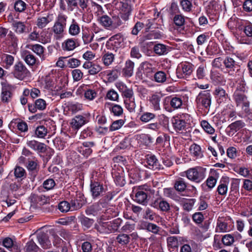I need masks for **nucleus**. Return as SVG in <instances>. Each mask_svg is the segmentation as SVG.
Listing matches in <instances>:
<instances>
[{"mask_svg": "<svg viewBox=\"0 0 252 252\" xmlns=\"http://www.w3.org/2000/svg\"><path fill=\"white\" fill-rule=\"evenodd\" d=\"M133 192H135L133 200L135 202L143 205L147 203L148 196L155 194V190L147 184L138 186Z\"/></svg>", "mask_w": 252, "mask_h": 252, "instance_id": "nucleus-1", "label": "nucleus"}, {"mask_svg": "<svg viewBox=\"0 0 252 252\" xmlns=\"http://www.w3.org/2000/svg\"><path fill=\"white\" fill-rule=\"evenodd\" d=\"M122 223V220L117 218L112 221L100 220L96 225V228L101 233L109 234L117 231Z\"/></svg>", "mask_w": 252, "mask_h": 252, "instance_id": "nucleus-2", "label": "nucleus"}, {"mask_svg": "<svg viewBox=\"0 0 252 252\" xmlns=\"http://www.w3.org/2000/svg\"><path fill=\"white\" fill-rule=\"evenodd\" d=\"M195 101L198 108L208 112L212 103V96L210 91L200 92L197 95Z\"/></svg>", "mask_w": 252, "mask_h": 252, "instance_id": "nucleus-3", "label": "nucleus"}, {"mask_svg": "<svg viewBox=\"0 0 252 252\" xmlns=\"http://www.w3.org/2000/svg\"><path fill=\"white\" fill-rule=\"evenodd\" d=\"M67 17L63 14H60L58 15L57 21L52 28L54 36L57 39H60L63 35L64 31L66 25Z\"/></svg>", "mask_w": 252, "mask_h": 252, "instance_id": "nucleus-4", "label": "nucleus"}, {"mask_svg": "<svg viewBox=\"0 0 252 252\" xmlns=\"http://www.w3.org/2000/svg\"><path fill=\"white\" fill-rule=\"evenodd\" d=\"M223 65L229 76H241L240 66L232 58L226 57L224 59Z\"/></svg>", "mask_w": 252, "mask_h": 252, "instance_id": "nucleus-5", "label": "nucleus"}, {"mask_svg": "<svg viewBox=\"0 0 252 252\" xmlns=\"http://www.w3.org/2000/svg\"><path fill=\"white\" fill-rule=\"evenodd\" d=\"M184 173L189 180L196 183H200L205 177V171L199 166L190 168Z\"/></svg>", "mask_w": 252, "mask_h": 252, "instance_id": "nucleus-6", "label": "nucleus"}, {"mask_svg": "<svg viewBox=\"0 0 252 252\" xmlns=\"http://www.w3.org/2000/svg\"><path fill=\"white\" fill-rule=\"evenodd\" d=\"M12 73L15 78L19 80H23L30 75V71L21 62L16 63Z\"/></svg>", "mask_w": 252, "mask_h": 252, "instance_id": "nucleus-7", "label": "nucleus"}, {"mask_svg": "<svg viewBox=\"0 0 252 252\" xmlns=\"http://www.w3.org/2000/svg\"><path fill=\"white\" fill-rule=\"evenodd\" d=\"M14 86L7 82L1 83V91L0 100L4 103H8L12 100L13 97L12 91Z\"/></svg>", "mask_w": 252, "mask_h": 252, "instance_id": "nucleus-8", "label": "nucleus"}, {"mask_svg": "<svg viewBox=\"0 0 252 252\" xmlns=\"http://www.w3.org/2000/svg\"><path fill=\"white\" fill-rule=\"evenodd\" d=\"M90 115L89 113H84L81 115H77L72 119L70 125L72 128L75 130H78L89 122Z\"/></svg>", "mask_w": 252, "mask_h": 252, "instance_id": "nucleus-9", "label": "nucleus"}, {"mask_svg": "<svg viewBox=\"0 0 252 252\" xmlns=\"http://www.w3.org/2000/svg\"><path fill=\"white\" fill-rule=\"evenodd\" d=\"M53 20L54 16L53 14L50 13H40L36 17L35 25L38 28L43 29Z\"/></svg>", "mask_w": 252, "mask_h": 252, "instance_id": "nucleus-10", "label": "nucleus"}, {"mask_svg": "<svg viewBox=\"0 0 252 252\" xmlns=\"http://www.w3.org/2000/svg\"><path fill=\"white\" fill-rule=\"evenodd\" d=\"M119 7L121 18L125 22L127 21L132 10L130 1H122L119 4Z\"/></svg>", "mask_w": 252, "mask_h": 252, "instance_id": "nucleus-11", "label": "nucleus"}, {"mask_svg": "<svg viewBox=\"0 0 252 252\" xmlns=\"http://www.w3.org/2000/svg\"><path fill=\"white\" fill-rule=\"evenodd\" d=\"M94 146L95 143L94 142H85L77 147V151L84 157L88 158L92 153L91 148Z\"/></svg>", "mask_w": 252, "mask_h": 252, "instance_id": "nucleus-12", "label": "nucleus"}, {"mask_svg": "<svg viewBox=\"0 0 252 252\" xmlns=\"http://www.w3.org/2000/svg\"><path fill=\"white\" fill-rule=\"evenodd\" d=\"M117 88L121 93L124 99H127L134 97V93L131 88L127 87L122 82H118L116 85Z\"/></svg>", "mask_w": 252, "mask_h": 252, "instance_id": "nucleus-13", "label": "nucleus"}, {"mask_svg": "<svg viewBox=\"0 0 252 252\" xmlns=\"http://www.w3.org/2000/svg\"><path fill=\"white\" fill-rule=\"evenodd\" d=\"M90 187L91 192L94 198L99 197L104 191L102 184L98 182H92Z\"/></svg>", "mask_w": 252, "mask_h": 252, "instance_id": "nucleus-14", "label": "nucleus"}, {"mask_svg": "<svg viewBox=\"0 0 252 252\" xmlns=\"http://www.w3.org/2000/svg\"><path fill=\"white\" fill-rule=\"evenodd\" d=\"M104 107L105 109L108 110L114 116L119 117L123 114V109L120 105L105 102Z\"/></svg>", "mask_w": 252, "mask_h": 252, "instance_id": "nucleus-15", "label": "nucleus"}, {"mask_svg": "<svg viewBox=\"0 0 252 252\" xmlns=\"http://www.w3.org/2000/svg\"><path fill=\"white\" fill-rule=\"evenodd\" d=\"M27 145L29 147L37 153H44L47 150L46 145L45 144L34 140L27 141Z\"/></svg>", "mask_w": 252, "mask_h": 252, "instance_id": "nucleus-16", "label": "nucleus"}, {"mask_svg": "<svg viewBox=\"0 0 252 252\" xmlns=\"http://www.w3.org/2000/svg\"><path fill=\"white\" fill-rule=\"evenodd\" d=\"M245 123L241 120L235 121L230 124L226 129V132L229 136L233 135L236 132L245 126Z\"/></svg>", "mask_w": 252, "mask_h": 252, "instance_id": "nucleus-17", "label": "nucleus"}, {"mask_svg": "<svg viewBox=\"0 0 252 252\" xmlns=\"http://www.w3.org/2000/svg\"><path fill=\"white\" fill-rule=\"evenodd\" d=\"M114 180L117 186H124L126 184L124 172L122 170H114L112 173Z\"/></svg>", "mask_w": 252, "mask_h": 252, "instance_id": "nucleus-18", "label": "nucleus"}, {"mask_svg": "<svg viewBox=\"0 0 252 252\" xmlns=\"http://www.w3.org/2000/svg\"><path fill=\"white\" fill-rule=\"evenodd\" d=\"M214 95L219 103L226 102L228 98V94L221 87H217L214 92Z\"/></svg>", "mask_w": 252, "mask_h": 252, "instance_id": "nucleus-19", "label": "nucleus"}, {"mask_svg": "<svg viewBox=\"0 0 252 252\" xmlns=\"http://www.w3.org/2000/svg\"><path fill=\"white\" fill-rule=\"evenodd\" d=\"M173 126L177 132H183L186 130L187 123L179 117H176L172 121Z\"/></svg>", "mask_w": 252, "mask_h": 252, "instance_id": "nucleus-20", "label": "nucleus"}, {"mask_svg": "<svg viewBox=\"0 0 252 252\" xmlns=\"http://www.w3.org/2000/svg\"><path fill=\"white\" fill-rule=\"evenodd\" d=\"M171 49V47L163 44H156L154 45L153 50L158 56H163L167 54Z\"/></svg>", "mask_w": 252, "mask_h": 252, "instance_id": "nucleus-21", "label": "nucleus"}, {"mask_svg": "<svg viewBox=\"0 0 252 252\" xmlns=\"http://www.w3.org/2000/svg\"><path fill=\"white\" fill-rule=\"evenodd\" d=\"M185 240V238L180 236H170L167 238L168 246L171 248H177Z\"/></svg>", "mask_w": 252, "mask_h": 252, "instance_id": "nucleus-22", "label": "nucleus"}, {"mask_svg": "<svg viewBox=\"0 0 252 252\" xmlns=\"http://www.w3.org/2000/svg\"><path fill=\"white\" fill-rule=\"evenodd\" d=\"M161 98V95L158 94H153L150 97V106L155 111L160 110V102Z\"/></svg>", "mask_w": 252, "mask_h": 252, "instance_id": "nucleus-23", "label": "nucleus"}, {"mask_svg": "<svg viewBox=\"0 0 252 252\" xmlns=\"http://www.w3.org/2000/svg\"><path fill=\"white\" fill-rule=\"evenodd\" d=\"M244 31L247 37H242L240 40L241 43L252 44V25L249 24L245 26Z\"/></svg>", "mask_w": 252, "mask_h": 252, "instance_id": "nucleus-24", "label": "nucleus"}, {"mask_svg": "<svg viewBox=\"0 0 252 252\" xmlns=\"http://www.w3.org/2000/svg\"><path fill=\"white\" fill-rule=\"evenodd\" d=\"M229 178L227 177L222 179L217 188V191L220 195H225L228 190Z\"/></svg>", "mask_w": 252, "mask_h": 252, "instance_id": "nucleus-25", "label": "nucleus"}, {"mask_svg": "<svg viewBox=\"0 0 252 252\" xmlns=\"http://www.w3.org/2000/svg\"><path fill=\"white\" fill-rule=\"evenodd\" d=\"M147 163L149 168L156 170L163 169L159 164L158 160L154 155L148 156L147 158Z\"/></svg>", "mask_w": 252, "mask_h": 252, "instance_id": "nucleus-26", "label": "nucleus"}, {"mask_svg": "<svg viewBox=\"0 0 252 252\" xmlns=\"http://www.w3.org/2000/svg\"><path fill=\"white\" fill-rule=\"evenodd\" d=\"M231 229V227L225 221L220 219L217 220L216 232L224 233L228 232Z\"/></svg>", "mask_w": 252, "mask_h": 252, "instance_id": "nucleus-27", "label": "nucleus"}, {"mask_svg": "<svg viewBox=\"0 0 252 252\" xmlns=\"http://www.w3.org/2000/svg\"><path fill=\"white\" fill-rule=\"evenodd\" d=\"M37 239L38 243L43 249H48L51 246V243L45 233L38 234Z\"/></svg>", "mask_w": 252, "mask_h": 252, "instance_id": "nucleus-28", "label": "nucleus"}, {"mask_svg": "<svg viewBox=\"0 0 252 252\" xmlns=\"http://www.w3.org/2000/svg\"><path fill=\"white\" fill-rule=\"evenodd\" d=\"M97 21L105 29L112 30V19L106 14L101 16L97 19Z\"/></svg>", "mask_w": 252, "mask_h": 252, "instance_id": "nucleus-29", "label": "nucleus"}, {"mask_svg": "<svg viewBox=\"0 0 252 252\" xmlns=\"http://www.w3.org/2000/svg\"><path fill=\"white\" fill-rule=\"evenodd\" d=\"M76 40L73 38H68L65 40L62 45L63 51H70L76 47Z\"/></svg>", "mask_w": 252, "mask_h": 252, "instance_id": "nucleus-30", "label": "nucleus"}, {"mask_svg": "<svg viewBox=\"0 0 252 252\" xmlns=\"http://www.w3.org/2000/svg\"><path fill=\"white\" fill-rule=\"evenodd\" d=\"M189 151L191 156L196 158H200L203 156L201 148L200 146L197 144H192L189 148Z\"/></svg>", "mask_w": 252, "mask_h": 252, "instance_id": "nucleus-31", "label": "nucleus"}, {"mask_svg": "<svg viewBox=\"0 0 252 252\" xmlns=\"http://www.w3.org/2000/svg\"><path fill=\"white\" fill-rule=\"evenodd\" d=\"M115 60V55L109 52H105L102 55L101 61L105 66L112 64Z\"/></svg>", "mask_w": 252, "mask_h": 252, "instance_id": "nucleus-32", "label": "nucleus"}, {"mask_svg": "<svg viewBox=\"0 0 252 252\" xmlns=\"http://www.w3.org/2000/svg\"><path fill=\"white\" fill-rule=\"evenodd\" d=\"M82 39L84 44H88L91 43L94 38V32L89 29L82 31Z\"/></svg>", "mask_w": 252, "mask_h": 252, "instance_id": "nucleus-33", "label": "nucleus"}, {"mask_svg": "<svg viewBox=\"0 0 252 252\" xmlns=\"http://www.w3.org/2000/svg\"><path fill=\"white\" fill-rule=\"evenodd\" d=\"M134 67V63L130 60H127L123 70L124 74L127 77L131 76L133 73Z\"/></svg>", "mask_w": 252, "mask_h": 252, "instance_id": "nucleus-34", "label": "nucleus"}, {"mask_svg": "<svg viewBox=\"0 0 252 252\" xmlns=\"http://www.w3.org/2000/svg\"><path fill=\"white\" fill-rule=\"evenodd\" d=\"M2 62L3 66L6 69H8L13 64L14 57L12 55L8 54L3 55L2 57Z\"/></svg>", "mask_w": 252, "mask_h": 252, "instance_id": "nucleus-35", "label": "nucleus"}, {"mask_svg": "<svg viewBox=\"0 0 252 252\" xmlns=\"http://www.w3.org/2000/svg\"><path fill=\"white\" fill-rule=\"evenodd\" d=\"M233 98L236 102L237 106L242 104L248 101L247 97L243 94L236 91L233 94Z\"/></svg>", "mask_w": 252, "mask_h": 252, "instance_id": "nucleus-36", "label": "nucleus"}, {"mask_svg": "<svg viewBox=\"0 0 252 252\" xmlns=\"http://www.w3.org/2000/svg\"><path fill=\"white\" fill-rule=\"evenodd\" d=\"M68 32L72 36H77L80 32V25L74 19L72 20L69 27Z\"/></svg>", "mask_w": 252, "mask_h": 252, "instance_id": "nucleus-37", "label": "nucleus"}, {"mask_svg": "<svg viewBox=\"0 0 252 252\" xmlns=\"http://www.w3.org/2000/svg\"><path fill=\"white\" fill-rule=\"evenodd\" d=\"M166 99L170 101L171 106L174 109L180 108L183 104V100L181 97H167Z\"/></svg>", "mask_w": 252, "mask_h": 252, "instance_id": "nucleus-38", "label": "nucleus"}, {"mask_svg": "<svg viewBox=\"0 0 252 252\" xmlns=\"http://www.w3.org/2000/svg\"><path fill=\"white\" fill-rule=\"evenodd\" d=\"M39 42L45 44L49 43L51 40L50 33L47 30L44 29L40 33Z\"/></svg>", "mask_w": 252, "mask_h": 252, "instance_id": "nucleus-39", "label": "nucleus"}, {"mask_svg": "<svg viewBox=\"0 0 252 252\" xmlns=\"http://www.w3.org/2000/svg\"><path fill=\"white\" fill-rule=\"evenodd\" d=\"M30 49L40 58H41L42 60H44L43 55L44 52V48L42 45L38 44L31 45H30Z\"/></svg>", "mask_w": 252, "mask_h": 252, "instance_id": "nucleus-40", "label": "nucleus"}, {"mask_svg": "<svg viewBox=\"0 0 252 252\" xmlns=\"http://www.w3.org/2000/svg\"><path fill=\"white\" fill-rule=\"evenodd\" d=\"M126 108L130 112H132L135 111L136 108V103L134 97L125 99L124 100Z\"/></svg>", "mask_w": 252, "mask_h": 252, "instance_id": "nucleus-41", "label": "nucleus"}, {"mask_svg": "<svg viewBox=\"0 0 252 252\" xmlns=\"http://www.w3.org/2000/svg\"><path fill=\"white\" fill-rule=\"evenodd\" d=\"M90 5L91 4L89 0H77V6L81 12L88 11L90 8Z\"/></svg>", "mask_w": 252, "mask_h": 252, "instance_id": "nucleus-42", "label": "nucleus"}, {"mask_svg": "<svg viewBox=\"0 0 252 252\" xmlns=\"http://www.w3.org/2000/svg\"><path fill=\"white\" fill-rule=\"evenodd\" d=\"M39 249V247L32 240L28 241L24 248L25 252H37Z\"/></svg>", "mask_w": 252, "mask_h": 252, "instance_id": "nucleus-43", "label": "nucleus"}, {"mask_svg": "<svg viewBox=\"0 0 252 252\" xmlns=\"http://www.w3.org/2000/svg\"><path fill=\"white\" fill-rule=\"evenodd\" d=\"M200 125L203 130L209 134H213L215 130V128L206 120H202L200 122Z\"/></svg>", "mask_w": 252, "mask_h": 252, "instance_id": "nucleus-44", "label": "nucleus"}, {"mask_svg": "<svg viewBox=\"0 0 252 252\" xmlns=\"http://www.w3.org/2000/svg\"><path fill=\"white\" fill-rule=\"evenodd\" d=\"M174 188L178 191H184L187 188V183L184 179L180 178L175 181Z\"/></svg>", "mask_w": 252, "mask_h": 252, "instance_id": "nucleus-45", "label": "nucleus"}, {"mask_svg": "<svg viewBox=\"0 0 252 252\" xmlns=\"http://www.w3.org/2000/svg\"><path fill=\"white\" fill-rule=\"evenodd\" d=\"M67 107L69 111L75 113L82 110L83 105L82 104L79 103L68 102L67 105Z\"/></svg>", "mask_w": 252, "mask_h": 252, "instance_id": "nucleus-46", "label": "nucleus"}, {"mask_svg": "<svg viewBox=\"0 0 252 252\" xmlns=\"http://www.w3.org/2000/svg\"><path fill=\"white\" fill-rule=\"evenodd\" d=\"M116 240L119 244L123 246L126 245L129 242L130 237L127 234L122 233L117 236Z\"/></svg>", "mask_w": 252, "mask_h": 252, "instance_id": "nucleus-47", "label": "nucleus"}, {"mask_svg": "<svg viewBox=\"0 0 252 252\" xmlns=\"http://www.w3.org/2000/svg\"><path fill=\"white\" fill-rule=\"evenodd\" d=\"M218 177L216 174L213 175H210L206 181V184L210 189H213L217 183Z\"/></svg>", "mask_w": 252, "mask_h": 252, "instance_id": "nucleus-48", "label": "nucleus"}, {"mask_svg": "<svg viewBox=\"0 0 252 252\" xmlns=\"http://www.w3.org/2000/svg\"><path fill=\"white\" fill-rule=\"evenodd\" d=\"M166 79V74L162 71H158L154 75V80L157 83H164Z\"/></svg>", "mask_w": 252, "mask_h": 252, "instance_id": "nucleus-49", "label": "nucleus"}, {"mask_svg": "<svg viewBox=\"0 0 252 252\" xmlns=\"http://www.w3.org/2000/svg\"><path fill=\"white\" fill-rule=\"evenodd\" d=\"M125 122V119H119L114 121L110 126V131H113L119 129L124 125Z\"/></svg>", "mask_w": 252, "mask_h": 252, "instance_id": "nucleus-50", "label": "nucleus"}, {"mask_svg": "<svg viewBox=\"0 0 252 252\" xmlns=\"http://www.w3.org/2000/svg\"><path fill=\"white\" fill-rule=\"evenodd\" d=\"M48 130L43 126H40L36 127L35 130V134L37 137L44 138L47 134Z\"/></svg>", "mask_w": 252, "mask_h": 252, "instance_id": "nucleus-51", "label": "nucleus"}, {"mask_svg": "<svg viewBox=\"0 0 252 252\" xmlns=\"http://www.w3.org/2000/svg\"><path fill=\"white\" fill-rule=\"evenodd\" d=\"M26 6V3L22 0H16L14 4L15 10L19 12L24 11L25 10Z\"/></svg>", "mask_w": 252, "mask_h": 252, "instance_id": "nucleus-52", "label": "nucleus"}, {"mask_svg": "<svg viewBox=\"0 0 252 252\" xmlns=\"http://www.w3.org/2000/svg\"><path fill=\"white\" fill-rule=\"evenodd\" d=\"M144 218L150 220H155L157 218H159V216L151 209L147 208L145 211Z\"/></svg>", "mask_w": 252, "mask_h": 252, "instance_id": "nucleus-53", "label": "nucleus"}, {"mask_svg": "<svg viewBox=\"0 0 252 252\" xmlns=\"http://www.w3.org/2000/svg\"><path fill=\"white\" fill-rule=\"evenodd\" d=\"M181 67L183 74L185 76L189 75L192 72V65L190 63H185L181 64Z\"/></svg>", "mask_w": 252, "mask_h": 252, "instance_id": "nucleus-54", "label": "nucleus"}, {"mask_svg": "<svg viewBox=\"0 0 252 252\" xmlns=\"http://www.w3.org/2000/svg\"><path fill=\"white\" fill-rule=\"evenodd\" d=\"M195 202V199H189L185 200L182 204L183 209L188 212L191 211L194 205Z\"/></svg>", "mask_w": 252, "mask_h": 252, "instance_id": "nucleus-55", "label": "nucleus"}, {"mask_svg": "<svg viewBox=\"0 0 252 252\" xmlns=\"http://www.w3.org/2000/svg\"><path fill=\"white\" fill-rule=\"evenodd\" d=\"M210 78L215 84H219L222 81V75L216 71L211 72Z\"/></svg>", "mask_w": 252, "mask_h": 252, "instance_id": "nucleus-56", "label": "nucleus"}, {"mask_svg": "<svg viewBox=\"0 0 252 252\" xmlns=\"http://www.w3.org/2000/svg\"><path fill=\"white\" fill-rule=\"evenodd\" d=\"M91 4L92 7H94V9L95 11V13L97 17V19L98 17L104 15V12L101 6L93 1H91Z\"/></svg>", "mask_w": 252, "mask_h": 252, "instance_id": "nucleus-57", "label": "nucleus"}, {"mask_svg": "<svg viewBox=\"0 0 252 252\" xmlns=\"http://www.w3.org/2000/svg\"><path fill=\"white\" fill-rule=\"evenodd\" d=\"M156 118L155 114L151 112H144L140 116V120L144 123H148Z\"/></svg>", "mask_w": 252, "mask_h": 252, "instance_id": "nucleus-58", "label": "nucleus"}, {"mask_svg": "<svg viewBox=\"0 0 252 252\" xmlns=\"http://www.w3.org/2000/svg\"><path fill=\"white\" fill-rule=\"evenodd\" d=\"M14 31L18 33L21 34L26 31V26L24 23L18 22L13 24Z\"/></svg>", "mask_w": 252, "mask_h": 252, "instance_id": "nucleus-59", "label": "nucleus"}, {"mask_svg": "<svg viewBox=\"0 0 252 252\" xmlns=\"http://www.w3.org/2000/svg\"><path fill=\"white\" fill-rule=\"evenodd\" d=\"M105 99H108L112 101H118L119 95L116 91L113 89H111L107 92Z\"/></svg>", "mask_w": 252, "mask_h": 252, "instance_id": "nucleus-60", "label": "nucleus"}, {"mask_svg": "<svg viewBox=\"0 0 252 252\" xmlns=\"http://www.w3.org/2000/svg\"><path fill=\"white\" fill-rule=\"evenodd\" d=\"M123 21L120 16H113L112 19V30H115L120 27L123 23Z\"/></svg>", "mask_w": 252, "mask_h": 252, "instance_id": "nucleus-61", "label": "nucleus"}, {"mask_svg": "<svg viewBox=\"0 0 252 252\" xmlns=\"http://www.w3.org/2000/svg\"><path fill=\"white\" fill-rule=\"evenodd\" d=\"M25 62L30 66H33L36 62V59L34 56L30 53H28L24 58Z\"/></svg>", "mask_w": 252, "mask_h": 252, "instance_id": "nucleus-62", "label": "nucleus"}, {"mask_svg": "<svg viewBox=\"0 0 252 252\" xmlns=\"http://www.w3.org/2000/svg\"><path fill=\"white\" fill-rule=\"evenodd\" d=\"M56 183L55 181L51 178H49L44 181L42 184V186L46 190H49L54 188Z\"/></svg>", "mask_w": 252, "mask_h": 252, "instance_id": "nucleus-63", "label": "nucleus"}, {"mask_svg": "<svg viewBox=\"0 0 252 252\" xmlns=\"http://www.w3.org/2000/svg\"><path fill=\"white\" fill-rule=\"evenodd\" d=\"M80 221L82 225L85 228H89L91 227L94 223V220L93 219H89L85 216L82 217L80 218Z\"/></svg>", "mask_w": 252, "mask_h": 252, "instance_id": "nucleus-64", "label": "nucleus"}]
</instances>
